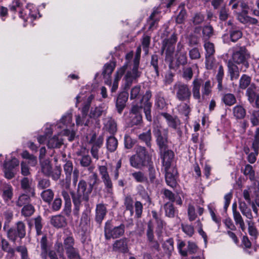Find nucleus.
Instances as JSON below:
<instances>
[{"label":"nucleus","mask_w":259,"mask_h":259,"mask_svg":"<svg viewBox=\"0 0 259 259\" xmlns=\"http://www.w3.org/2000/svg\"><path fill=\"white\" fill-rule=\"evenodd\" d=\"M89 190V187L87 188V182L83 180H80L78 185L76 192H72L71 197L73 204V214L74 216L78 217L80 209L82 205V200L88 202L89 196L92 190Z\"/></svg>","instance_id":"1"},{"label":"nucleus","mask_w":259,"mask_h":259,"mask_svg":"<svg viewBox=\"0 0 259 259\" xmlns=\"http://www.w3.org/2000/svg\"><path fill=\"white\" fill-rule=\"evenodd\" d=\"M136 152V154L132 156L130 158V164L135 168L141 169L148 163L149 157L144 147H139Z\"/></svg>","instance_id":"2"},{"label":"nucleus","mask_w":259,"mask_h":259,"mask_svg":"<svg viewBox=\"0 0 259 259\" xmlns=\"http://www.w3.org/2000/svg\"><path fill=\"white\" fill-rule=\"evenodd\" d=\"M177 39V34L173 33L169 38H165L162 40L161 54L162 55L165 52L166 61L170 63L172 62L175 45Z\"/></svg>","instance_id":"3"},{"label":"nucleus","mask_w":259,"mask_h":259,"mask_svg":"<svg viewBox=\"0 0 259 259\" xmlns=\"http://www.w3.org/2000/svg\"><path fill=\"white\" fill-rule=\"evenodd\" d=\"M153 132L159 150L167 149L169 143L168 129H162L161 127L156 126L154 127Z\"/></svg>","instance_id":"4"},{"label":"nucleus","mask_w":259,"mask_h":259,"mask_svg":"<svg viewBox=\"0 0 259 259\" xmlns=\"http://www.w3.org/2000/svg\"><path fill=\"white\" fill-rule=\"evenodd\" d=\"M174 90L176 92V97L180 101L189 102L191 92L188 84L181 82L175 83Z\"/></svg>","instance_id":"5"},{"label":"nucleus","mask_w":259,"mask_h":259,"mask_svg":"<svg viewBox=\"0 0 259 259\" xmlns=\"http://www.w3.org/2000/svg\"><path fill=\"white\" fill-rule=\"evenodd\" d=\"M26 235V226L22 221H18L16 224L15 228H8L7 230V235L9 239L15 242L17 238H23Z\"/></svg>","instance_id":"6"},{"label":"nucleus","mask_w":259,"mask_h":259,"mask_svg":"<svg viewBox=\"0 0 259 259\" xmlns=\"http://www.w3.org/2000/svg\"><path fill=\"white\" fill-rule=\"evenodd\" d=\"M124 229V225L122 224L113 227L109 222L106 223L104 228L105 237L107 239L119 238L123 235Z\"/></svg>","instance_id":"7"},{"label":"nucleus","mask_w":259,"mask_h":259,"mask_svg":"<svg viewBox=\"0 0 259 259\" xmlns=\"http://www.w3.org/2000/svg\"><path fill=\"white\" fill-rule=\"evenodd\" d=\"M99 171L104 185L105 190L108 194H112L113 183L108 174L107 167L103 165L99 166Z\"/></svg>","instance_id":"8"},{"label":"nucleus","mask_w":259,"mask_h":259,"mask_svg":"<svg viewBox=\"0 0 259 259\" xmlns=\"http://www.w3.org/2000/svg\"><path fill=\"white\" fill-rule=\"evenodd\" d=\"M248 57L247 50L244 47L236 48L233 53L232 59L234 62L237 64H244L247 67L248 64L246 62Z\"/></svg>","instance_id":"9"},{"label":"nucleus","mask_w":259,"mask_h":259,"mask_svg":"<svg viewBox=\"0 0 259 259\" xmlns=\"http://www.w3.org/2000/svg\"><path fill=\"white\" fill-rule=\"evenodd\" d=\"M159 151L160 158L164 168H172L171 163L175 156L174 152L168 149V148L165 150H160Z\"/></svg>","instance_id":"10"},{"label":"nucleus","mask_w":259,"mask_h":259,"mask_svg":"<svg viewBox=\"0 0 259 259\" xmlns=\"http://www.w3.org/2000/svg\"><path fill=\"white\" fill-rule=\"evenodd\" d=\"M19 164V160L15 158L12 159L10 161L5 162L4 171L7 179H11L14 177L15 175L14 168L18 166Z\"/></svg>","instance_id":"11"},{"label":"nucleus","mask_w":259,"mask_h":259,"mask_svg":"<svg viewBox=\"0 0 259 259\" xmlns=\"http://www.w3.org/2000/svg\"><path fill=\"white\" fill-rule=\"evenodd\" d=\"M0 195L4 202L9 205L13 197V188L10 184H4L0 188Z\"/></svg>","instance_id":"12"},{"label":"nucleus","mask_w":259,"mask_h":259,"mask_svg":"<svg viewBox=\"0 0 259 259\" xmlns=\"http://www.w3.org/2000/svg\"><path fill=\"white\" fill-rule=\"evenodd\" d=\"M165 181L167 185L171 188L176 187L177 185V170L176 168L164 169Z\"/></svg>","instance_id":"13"},{"label":"nucleus","mask_w":259,"mask_h":259,"mask_svg":"<svg viewBox=\"0 0 259 259\" xmlns=\"http://www.w3.org/2000/svg\"><path fill=\"white\" fill-rule=\"evenodd\" d=\"M177 63L178 65H185L187 64L188 59L187 57L186 52L184 50L183 46L179 42L177 45V53H176Z\"/></svg>","instance_id":"14"},{"label":"nucleus","mask_w":259,"mask_h":259,"mask_svg":"<svg viewBox=\"0 0 259 259\" xmlns=\"http://www.w3.org/2000/svg\"><path fill=\"white\" fill-rule=\"evenodd\" d=\"M141 72L138 70H135L132 69V71H128L124 76L125 81V85L126 88H130L133 82H136L137 79L141 76Z\"/></svg>","instance_id":"15"},{"label":"nucleus","mask_w":259,"mask_h":259,"mask_svg":"<svg viewBox=\"0 0 259 259\" xmlns=\"http://www.w3.org/2000/svg\"><path fill=\"white\" fill-rule=\"evenodd\" d=\"M202 84V80L198 78H195L192 82V94L194 99L197 100L198 102H201L202 96L200 92V87Z\"/></svg>","instance_id":"16"},{"label":"nucleus","mask_w":259,"mask_h":259,"mask_svg":"<svg viewBox=\"0 0 259 259\" xmlns=\"http://www.w3.org/2000/svg\"><path fill=\"white\" fill-rule=\"evenodd\" d=\"M107 212V210L104 204H97L96 207V221L100 224L106 216Z\"/></svg>","instance_id":"17"},{"label":"nucleus","mask_w":259,"mask_h":259,"mask_svg":"<svg viewBox=\"0 0 259 259\" xmlns=\"http://www.w3.org/2000/svg\"><path fill=\"white\" fill-rule=\"evenodd\" d=\"M104 128L110 134H114L117 131V124L112 118L106 117L103 119Z\"/></svg>","instance_id":"18"},{"label":"nucleus","mask_w":259,"mask_h":259,"mask_svg":"<svg viewBox=\"0 0 259 259\" xmlns=\"http://www.w3.org/2000/svg\"><path fill=\"white\" fill-rule=\"evenodd\" d=\"M160 114L166 119L167 124L169 127L176 129L178 126L180 124V120L176 116H172L166 112H162Z\"/></svg>","instance_id":"19"},{"label":"nucleus","mask_w":259,"mask_h":259,"mask_svg":"<svg viewBox=\"0 0 259 259\" xmlns=\"http://www.w3.org/2000/svg\"><path fill=\"white\" fill-rule=\"evenodd\" d=\"M85 209L81 214L80 218V226H84L88 225L90 223V214L91 212L92 208L89 202H85L84 204Z\"/></svg>","instance_id":"20"},{"label":"nucleus","mask_w":259,"mask_h":259,"mask_svg":"<svg viewBox=\"0 0 259 259\" xmlns=\"http://www.w3.org/2000/svg\"><path fill=\"white\" fill-rule=\"evenodd\" d=\"M113 249L115 251L126 252L128 251L127 239L123 238L116 240L113 244Z\"/></svg>","instance_id":"21"},{"label":"nucleus","mask_w":259,"mask_h":259,"mask_svg":"<svg viewBox=\"0 0 259 259\" xmlns=\"http://www.w3.org/2000/svg\"><path fill=\"white\" fill-rule=\"evenodd\" d=\"M239 209L241 213L247 219L252 220L253 218L251 210L246 204V203L242 200L238 201Z\"/></svg>","instance_id":"22"},{"label":"nucleus","mask_w":259,"mask_h":259,"mask_svg":"<svg viewBox=\"0 0 259 259\" xmlns=\"http://www.w3.org/2000/svg\"><path fill=\"white\" fill-rule=\"evenodd\" d=\"M127 99L128 96L126 93H122L117 97L116 106L119 113L120 114L125 107Z\"/></svg>","instance_id":"23"},{"label":"nucleus","mask_w":259,"mask_h":259,"mask_svg":"<svg viewBox=\"0 0 259 259\" xmlns=\"http://www.w3.org/2000/svg\"><path fill=\"white\" fill-rule=\"evenodd\" d=\"M155 106L160 110H163L166 107L167 103L163 92H159L156 94L155 96Z\"/></svg>","instance_id":"24"},{"label":"nucleus","mask_w":259,"mask_h":259,"mask_svg":"<svg viewBox=\"0 0 259 259\" xmlns=\"http://www.w3.org/2000/svg\"><path fill=\"white\" fill-rule=\"evenodd\" d=\"M127 62L125 63L124 65H123L121 67H120L116 73V76L114 79V81L113 82L111 91L112 92H115L118 88V82L122 77V75L125 72L126 69L127 67Z\"/></svg>","instance_id":"25"},{"label":"nucleus","mask_w":259,"mask_h":259,"mask_svg":"<svg viewBox=\"0 0 259 259\" xmlns=\"http://www.w3.org/2000/svg\"><path fill=\"white\" fill-rule=\"evenodd\" d=\"M229 37L232 42H236L242 37V32L241 30L236 26H232L229 30Z\"/></svg>","instance_id":"26"},{"label":"nucleus","mask_w":259,"mask_h":259,"mask_svg":"<svg viewBox=\"0 0 259 259\" xmlns=\"http://www.w3.org/2000/svg\"><path fill=\"white\" fill-rule=\"evenodd\" d=\"M241 247L243 251L249 255H252L253 253L252 249V243L246 235L242 237L241 239Z\"/></svg>","instance_id":"27"},{"label":"nucleus","mask_w":259,"mask_h":259,"mask_svg":"<svg viewBox=\"0 0 259 259\" xmlns=\"http://www.w3.org/2000/svg\"><path fill=\"white\" fill-rule=\"evenodd\" d=\"M32 183V180L29 179L28 178H23L21 180V187L25 191H28L30 193L31 196L35 197V192L33 188H31V184Z\"/></svg>","instance_id":"28"},{"label":"nucleus","mask_w":259,"mask_h":259,"mask_svg":"<svg viewBox=\"0 0 259 259\" xmlns=\"http://www.w3.org/2000/svg\"><path fill=\"white\" fill-rule=\"evenodd\" d=\"M106 108L103 105L91 108L89 116L91 118H97L100 117L102 114L106 113Z\"/></svg>","instance_id":"29"},{"label":"nucleus","mask_w":259,"mask_h":259,"mask_svg":"<svg viewBox=\"0 0 259 259\" xmlns=\"http://www.w3.org/2000/svg\"><path fill=\"white\" fill-rule=\"evenodd\" d=\"M51 222L52 225L58 228L63 227L66 225V220L62 215H57L53 217Z\"/></svg>","instance_id":"30"},{"label":"nucleus","mask_w":259,"mask_h":259,"mask_svg":"<svg viewBox=\"0 0 259 259\" xmlns=\"http://www.w3.org/2000/svg\"><path fill=\"white\" fill-rule=\"evenodd\" d=\"M158 60L159 56L157 55L154 54L151 56L150 65L153 68L154 71L152 74V76L154 78L158 77L159 75Z\"/></svg>","instance_id":"31"},{"label":"nucleus","mask_w":259,"mask_h":259,"mask_svg":"<svg viewBox=\"0 0 259 259\" xmlns=\"http://www.w3.org/2000/svg\"><path fill=\"white\" fill-rule=\"evenodd\" d=\"M40 197L45 202L50 204L54 197V192L51 189H47L41 192Z\"/></svg>","instance_id":"32"},{"label":"nucleus","mask_w":259,"mask_h":259,"mask_svg":"<svg viewBox=\"0 0 259 259\" xmlns=\"http://www.w3.org/2000/svg\"><path fill=\"white\" fill-rule=\"evenodd\" d=\"M179 112L184 115L187 118H188L189 115L191 111V108L190 105V102L186 103H181L177 107Z\"/></svg>","instance_id":"33"},{"label":"nucleus","mask_w":259,"mask_h":259,"mask_svg":"<svg viewBox=\"0 0 259 259\" xmlns=\"http://www.w3.org/2000/svg\"><path fill=\"white\" fill-rule=\"evenodd\" d=\"M100 183V181L97 174L96 173L92 174L88 178V184L89 185V190L88 191L96 189Z\"/></svg>","instance_id":"34"},{"label":"nucleus","mask_w":259,"mask_h":259,"mask_svg":"<svg viewBox=\"0 0 259 259\" xmlns=\"http://www.w3.org/2000/svg\"><path fill=\"white\" fill-rule=\"evenodd\" d=\"M63 144L61 138H59L58 136H54L49 140L48 146L49 148H59Z\"/></svg>","instance_id":"35"},{"label":"nucleus","mask_w":259,"mask_h":259,"mask_svg":"<svg viewBox=\"0 0 259 259\" xmlns=\"http://www.w3.org/2000/svg\"><path fill=\"white\" fill-rule=\"evenodd\" d=\"M31 198L30 196L26 194H21L20 195L17 199L16 200V205L19 207L24 206L25 205H27L30 203Z\"/></svg>","instance_id":"36"},{"label":"nucleus","mask_w":259,"mask_h":259,"mask_svg":"<svg viewBox=\"0 0 259 259\" xmlns=\"http://www.w3.org/2000/svg\"><path fill=\"white\" fill-rule=\"evenodd\" d=\"M234 116L237 119H243L246 115V110L241 105H236L233 108Z\"/></svg>","instance_id":"37"},{"label":"nucleus","mask_w":259,"mask_h":259,"mask_svg":"<svg viewBox=\"0 0 259 259\" xmlns=\"http://www.w3.org/2000/svg\"><path fill=\"white\" fill-rule=\"evenodd\" d=\"M233 217L235 224L236 225H238L242 231L244 232L246 229L245 224L243 217H242L240 212L236 211L233 213Z\"/></svg>","instance_id":"38"},{"label":"nucleus","mask_w":259,"mask_h":259,"mask_svg":"<svg viewBox=\"0 0 259 259\" xmlns=\"http://www.w3.org/2000/svg\"><path fill=\"white\" fill-rule=\"evenodd\" d=\"M165 216L172 218L175 216L177 210L175 208L172 203L168 202L163 205Z\"/></svg>","instance_id":"39"},{"label":"nucleus","mask_w":259,"mask_h":259,"mask_svg":"<svg viewBox=\"0 0 259 259\" xmlns=\"http://www.w3.org/2000/svg\"><path fill=\"white\" fill-rule=\"evenodd\" d=\"M212 85L209 80L206 81L202 85V99H205L206 97L209 96L211 93Z\"/></svg>","instance_id":"40"},{"label":"nucleus","mask_w":259,"mask_h":259,"mask_svg":"<svg viewBox=\"0 0 259 259\" xmlns=\"http://www.w3.org/2000/svg\"><path fill=\"white\" fill-rule=\"evenodd\" d=\"M41 169L42 172L46 176H50L51 174L52 167L50 161L48 159L40 160Z\"/></svg>","instance_id":"41"},{"label":"nucleus","mask_w":259,"mask_h":259,"mask_svg":"<svg viewBox=\"0 0 259 259\" xmlns=\"http://www.w3.org/2000/svg\"><path fill=\"white\" fill-rule=\"evenodd\" d=\"M74 239L73 237L68 236L64 239L63 246L66 253L76 249L74 247Z\"/></svg>","instance_id":"42"},{"label":"nucleus","mask_w":259,"mask_h":259,"mask_svg":"<svg viewBox=\"0 0 259 259\" xmlns=\"http://www.w3.org/2000/svg\"><path fill=\"white\" fill-rule=\"evenodd\" d=\"M229 72L230 74L231 79H237L239 76V71L238 67L232 62L228 63Z\"/></svg>","instance_id":"43"},{"label":"nucleus","mask_w":259,"mask_h":259,"mask_svg":"<svg viewBox=\"0 0 259 259\" xmlns=\"http://www.w3.org/2000/svg\"><path fill=\"white\" fill-rule=\"evenodd\" d=\"M63 169L66 175V182H70L71 178L72 170H73V163L71 161H67L63 166Z\"/></svg>","instance_id":"44"},{"label":"nucleus","mask_w":259,"mask_h":259,"mask_svg":"<svg viewBox=\"0 0 259 259\" xmlns=\"http://www.w3.org/2000/svg\"><path fill=\"white\" fill-rule=\"evenodd\" d=\"M118 146L117 140L113 136H110L106 140V147L108 151L113 152L116 150Z\"/></svg>","instance_id":"45"},{"label":"nucleus","mask_w":259,"mask_h":259,"mask_svg":"<svg viewBox=\"0 0 259 259\" xmlns=\"http://www.w3.org/2000/svg\"><path fill=\"white\" fill-rule=\"evenodd\" d=\"M203 46L205 51V57L214 56L215 48L213 43L209 41H204Z\"/></svg>","instance_id":"46"},{"label":"nucleus","mask_w":259,"mask_h":259,"mask_svg":"<svg viewBox=\"0 0 259 259\" xmlns=\"http://www.w3.org/2000/svg\"><path fill=\"white\" fill-rule=\"evenodd\" d=\"M133 178L138 183H146L148 178L144 172L141 171H135L131 174Z\"/></svg>","instance_id":"47"},{"label":"nucleus","mask_w":259,"mask_h":259,"mask_svg":"<svg viewBox=\"0 0 259 259\" xmlns=\"http://www.w3.org/2000/svg\"><path fill=\"white\" fill-rule=\"evenodd\" d=\"M94 98V96L93 95H91L87 98L86 100L84 102L81 108V113L83 117H86V116H87L90 107L91 106L92 101L93 100Z\"/></svg>","instance_id":"48"},{"label":"nucleus","mask_w":259,"mask_h":259,"mask_svg":"<svg viewBox=\"0 0 259 259\" xmlns=\"http://www.w3.org/2000/svg\"><path fill=\"white\" fill-rule=\"evenodd\" d=\"M243 196L244 199L247 201V202L251 205V208L252 209L253 211L256 214V216L258 215V209L257 208L256 205H255L253 203H251V198H250V194L249 189H245L243 191Z\"/></svg>","instance_id":"49"},{"label":"nucleus","mask_w":259,"mask_h":259,"mask_svg":"<svg viewBox=\"0 0 259 259\" xmlns=\"http://www.w3.org/2000/svg\"><path fill=\"white\" fill-rule=\"evenodd\" d=\"M139 139L142 140V141L144 142L146 145V146L149 147L151 148V141L152 139V136H151V130H149L148 131H147L145 133H143L139 135Z\"/></svg>","instance_id":"50"},{"label":"nucleus","mask_w":259,"mask_h":259,"mask_svg":"<svg viewBox=\"0 0 259 259\" xmlns=\"http://www.w3.org/2000/svg\"><path fill=\"white\" fill-rule=\"evenodd\" d=\"M218 65L219 69L216 75V79L218 83V89L219 91H221L223 89L222 80L224 76V71L222 65L218 64Z\"/></svg>","instance_id":"51"},{"label":"nucleus","mask_w":259,"mask_h":259,"mask_svg":"<svg viewBox=\"0 0 259 259\" xmlns=\"http://www.w3.org/2000/svg\"><path fill=\"white\" fill-rule=\"evenodd\" d=\"M222 101L226 105L231 106L236 102V99L233 94L228 93L223 96Z\"/></svg>","instance_id":"52"},{"label":"nucleus","mask_w":259,"mask_h":259,"mask_svg":"<svg viewBox=\"0 0 259 259\" xmlns=\"http://www.w3.org/2000/svg\"><path fill=\"white\" fill-rule=\"evenodd\" d=\"M34 211L35 208L34 206L30 203H29L27 205H24L22 207L21 213L22 215H23L25 217H28L32 215L34 212Z\"/></svg>","instance_id":"53"},{"label":"nucleus","mask_w":259,"mask_h":259,"mask_svg":"<svg viewBox=\"0 0 259 259\" xmlns=\"http://www.w3.org/2000/svg\"><path fill=\"white\" fill-rule=\"evenodd\" d=\"M205 67L207 70H213L215 69L218 65V63L214 56L205 57Z\"/></svg>","instance_id":"54"},{"label":"nucleus","mask_w":259,"mask_h":259,"mask_svg":"<svg viewBox=\"0 0 259 259\" xmlns=\"http://www.w3.org/2000/svg\"><path fill=\"white\" fill-rule=\"evenodd\" d=\"M103 140L104 139L103 136H99L97 138L96 134L94 133L92 135L91 138L89 141V143L93 144L92 146L101 148L103 144Z\"/></svg>","instance_id":"55"},{"label":"nucleus","mask_w":259,"mask_h":259,"mask_svg":"<svg viewBox=\"0 0 259 259\" xmlns=\"http://www.w3.org/2000/svg\"><path fill=\"white\" fill-rule=\"evenodd\" d=\"M213 34V29L210 25H206L204 26L202 29V37L204 41H207L210 37Z\"/></svg>","instance_id":"56"},{"label":"nucleus","mask_w":259,"mask_h":259,"mask_svg":"<svg viewBox=\"0 0 259 259\" xmlns=\"http://www.w3.org/2000/svg\"><path fill=\"white\" fill-rule=\"evenodd\" d=\"M246 95L248 97V99L250 103H253L255 96V87L252 84L247 89Z\"/></svg>","instance_id":"57"},{"label":"nucleus","mask_w":259,"mask_h":259,"mask_svg":"<svg viewBox=\"0 0 259 259\" xmlns=\"http://www.w3.org/2000/svg\"><path fill=\"white\" fill-rule=\"evenodd\" d=\"M251 78L246 74H243L239 80V88L241 89H245L250 84Z\"/></svg>","instance_id":"58"},{"label":"nucleus","mask_w":259,"mask_h":259,"mask_svg":"<svg viewBox=\"0 0 259 259\" xmlns=\"http://www.w3.org/2000/svg\"><path fill=\"white\" fill-rule=\"evenodd\" d=\"M34 224L36 230V235L39 236L42 234L41 229L42 228V218L40 216H37L34 219Z\"/></svg>","instance_id":"59"},{"label":"nucleus","mask_w":259,"mask_h":259,"mask_svg":"<svg viewBox=\"0 0 259 259\" xmlns=\"http://www.w3.org/2000/svg\"><path fill=\"white\" fill-rule=\"evenodd\" d=\"M115 65L113 63H107L104 65L103 75L104 78L110 77L115 68Z\"/></svg>","instance_id":"60"},{"label":"nucleus","mask_w":259,"mask_h":259,"mask_svg":"<svg viewBox=\"0 0 259 259\" xmlns=\"http://www.w3.org/2000/svg\"><path fill=\"white\" fill-rule=\"evenodd\" d=\"M243 174L246 176H248L249 179L251 181L254 179L255 172L253 169V167L250 164H246L245 166V168L243 170Z\"/></svg>","instance_id":"61"},{"label":"nucleus","mask_w":259,"mask_h":259,"mask_svg":"<svg viewBox=\"0 0 259 259\" xmlns=\"http://www.w3.org/2000/svg\"><path fill=\"white\" fill-rule=\"evenodd\" d=\"M248 225V230L249 234L254 237L255 239H256L258 236V232L254 226L253 223H252L251 221H246Z\"/></svg>","instance_id":"62"},{"label":"nucleus","mask_w":259,"mask_h":259,"mask_svg":"<svg viewBox=\"0 0 259 259\" xmlns=\"http://www.w3.org/2000/svg\"><path fill=\"white\" fill-rule=\"evenodd\" d=\"M181 227L183 231L189 237H192L194 233V227L191 225L182 224Z\"/></svg>","instance_id":"63"},{"label":"nucleus","mask_w":259,"mask_h":259,"mask_svg":"<svg viewBox=\"0 0 259 259\" xmlns=\"http://www.w3.org/2000/svg\"><path fill=\"white\" fill-rule=\"evenodd\" d=\"M51 185L50 181L48 179H39L38 181L37 188L40 190L45 189L49 188Z\"/></svg>","instance_id":"64"}]
</instances>
